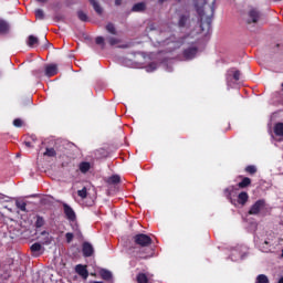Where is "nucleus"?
Segmentation results:
<instances>
[{"mask_svg":"<svg viewBox=\"0 0 283 283\" xmlns=\"http://www.w3.org/2000/svg\"><path fill=\"white\" fill-rule=\"evenodd\" d=\"M106 41L111 46L118 45V43H120V39L114 36H107Z\"/></svg>","mask_w":283,"mask_h":283,"instance_id":"393cba45","label":"nucleus"},{"mask_svg":"<svg viewBox=\"0 0 283 283\" xmlns=\"http://www.w3.org/2000/svg\"><path fill=\"white\" fill-rule=\"evenodd\" d=\"M38 3H45L48 0H35Z\"/></svg>","mask_w":283,"mask_h":283,"instance_id":"ea45409f","label":"nucleus"},{"mask_svg":"<svg viewBox=\"0 0 283 283\" xmlns=\"http://www.w3.org/2000/svg\"><path fill=\"white\" fill-rule=\"evenodd\" d=\"M207 0H199L195 2V8L199 14L201 32H209L211 30V23L213 21V7L209 6L208 11L205 10Z\"/></svg>","mask_w":283,"mask_h":283,"instance_id":"f257e3e1","label":"nucleus"},{"mask_svg":"<svg viewBox=\"0 0 283 283\" xmlns=\"http://www.w3.org/2000/svg\"><path fill=\"white\" fill-rule=\"evenodd\" d=\"M137 283H149V276L147 274L139 272L136 276Z\"/></svg>","mask_w":283,"mask_h":283,"instance_id":"f3484780","label":"nucleus"},{"mask_svg":"<svg viewBox=\"0 0 283 283\" xmlns=\"http://www.w3.org/2000/svg\"><path fill=\"white\" fill-rule=\"evenodd\" d=\"M77 18L80 19V21H83V22H86L88 20L87 13L83 11H77Z\"/></svg>","mask_w":283,"mask_h":283,"instance_id":"2f4dec72","label":"nucleus"},{"mask_svg":"<svg viewBox=\"0 0 283 283\" xmlns=\"http://www.w3.org/2000/svg\"><path fill=\"white\" fill-rule=\"evenodd\" d=\"M274 1H280V0H274Z\"/></svg>","mask_w":283,"mask_h":283,"instance_id":"a18cd8bd","label":"nucleus"},{"mask_svg":"<svg viewBox=\"0 0 283 283\" xmlns=\"http://www.w3.org/2000/svg\"><path fill=\"white\" fill-rule=\"evenodd\" d=\"M277 283H283V276L279 280Z\"/></svg>","mask_w":283,"mask_h":283,"instance_id":"79ce46f5","label":"nucleus"},{"mask_svg":"<svg viewBox=\"0 0 283 283\" xmlns=\"http://www.w3.org/2000/svg\"><path fill=\"white\" fill-rule=\"evenodd\" d=\"M76 273H78L81 277H84V280H87V277H90V272L87 271V268L85 265H76Z\"/></svg>","mask_w":283,"mask_h":283,"instance_id":"9d476101","label":"nucleus"},{"mask_svg":"<svg viewBox=\"0 0 283 283\" xmlns=\"http://www.w3.org/2000/svg\"><path fill=\"white\" fill-rule=\"evenodd\" d=\"M8 30H10V25L8 24V22L0 20V34H6Z\"/></svg>","mask_w":283,"mask_h":283,"instance_id":"412c9836","label":"nucleus"},{"mask_svg":"<svg viewBox=\"0 0 283 283\" xmlns=\"http://www.w3.org/2000/svg\"><path fill=\"white\" fill-rule=\"evenodd\" d=\"M77 196L82 198V200H85V198H87V188L84 187L82 190H78Z\"/></svg>","mask_w":283,"mask_h":283,"instance_id":"473e14b6","label":"nucleus"},{"mask_svg":"<svg viewBox=\"0 0 283 283\" xmlns=\"http://www.w3.org/2000/svg\"><path fill=\"white\" fill-rule=\"evenodd\" d=\"M15 207L20 209V211H28L25 207H28V203L25 201H15Z\"/></svg>","mask_w":283,"mask_h":283,"instance_id":"c756f323","label":"nucleus"},{"mask_svg":"<svg viewBox=\"0 0 283 283\" xmlns=\"http://www.w3.org/2000/svg\"><path fill=\"white\" fill-rule=\"evenodd\" d=\"M65 238H66L67 244H70V243L72 242V240H74V233L67 232V233L65 234Z\"/></svg>","mask_w":283,"mask_h":283,"instance_id":"f704fd0d","label":"nucleus"},{"mask_svg":"<svg viewBox=\"0 0 283 283\" xmlns=\"http://www.w3.org/2000/svg\"><path fill=\"white\" fill-rule=\"evenodd\" d=\"M196 54H198V46L191 45L184 50L182 56L186 59V61H191L192 59H196Z\"/></svg>","mask_w":283,"mask_h":283,"instance_id":"20e7f679","label":"nucleus"},{"mask_svg":"<svg viewBox=\"0 0 283 283\" xmlns=\"http://www.w3.org/2000/svg\"><path fill=\"white\" fill-rule=\"evenodd\" d=\"M63 211H64V216L71 222H74V220H76V212H74V209H72V207H70V205L63 203Z\"/></svg>","mask_w":283,"mask_h":283,"instance_id":"423d86ee","label":"nucleus"},{"mask_svg":"<svg viewBox=\"0 0 283 283\" xmlns=\"http://www.w3.org/2000/svg\"><path fill=\"white\" fill-rule=\"evenodd\" d=\"M27 44L29 48H34L35 45H39V38L34 35H29Z\"/></svg>","mask_w":283,"mask_h":283,"instance_id":"6ab92c4d","label":"nucleus"},{"mask_svg":"<svg viewBox=\"0 0 283 283\" xmlns=\"http://www.w3.org/2000/svg\"><path fill=\"white\" fill-rule=\"evenodd\" d=\"M78 169H80L81 174H87V171H90V169H92V164H90V161H82L78 165Z\"/></svg>","mask_w":283,"mask_h":283,"instance_id":"f8f14e48","label":"nucleus"},{"mask_svg":"<svg viewBox=\"0 0 283 283\" xmlns=\"http://www.w3.org/2000/svg\"><path fill=\"white\" fill-rule=\"evenodd\" d=\"M256 283H270L269 276L266 274H259L256 276Z\"/></svg>","mask_w":283,"mask_h":283,"instance_id":"c85d7f7f","label":"nucleus"},{"mask_svg":"<svg viewBox=\"0 0 283 283\" xmlns=\"http://www.w3.org/2000/svg\"><path fill=\"white\" fill-rule=\"evenodd\" d=\"M232 72H233V74H232L233 80H234V81H239V80H240V76H241L240 71H238V70L233 71V69H232Z\"/></svg>","mask_w":283,"mask_h":283,"instance_id":"e433bc0d","label":"nucleus"},{"mask_svg":"<svg viewBox=\"0 0 283 283\" xmlns=\"http://www.w3.org/2000/svg\"><path fill=\"white\" fill-rule=\"evenodd\" d=\"M13 125L14 127H23V120H21V118H15Z\"/></svg>","mask_w":283,"mask_h":283,"instance_id":"c9c22d12","label":"nucleus"},{"mask_svg":"<svg viewBox=\"0 0 283 283\" xmlns=\"http://www.w3.org/2000/svg\"><path fill=\"white\" fill-rule=\"evenodd\" d=\"M82 253L84 258H92L94 255V247L92 243L85 241L82 244Z\"/></svg>","mask_w":283,"mask_h":283,"instance_id":"0eeeda50","label":"nucleus"},{"mask_svg":"<svg viewBox=\"0 0 283 283\" xmlns=\"http://www.w3.org/2000/svg\"><path fill=\"white\" fill-rule=\"evenodd\" d=\"M248 21L247 23L248 24H251V23H258V21H260V17H262V14L260 13V11H258V9H251L249 12H248Z\"/></svg>","mask_w":283,"mask_h":283,"instance_id":"39448f33","label":"nucleus"},{"mask_svg":"<svg viewBox=\"0 0 283 283\" xmlns=\"http://www.w3.org/2000/svg\"><path fill=\"white\" fill-rule=\"evenodd\" d=\"M115 6H123V0H115Z\"/></svg>","mask_w":283,"mask_h":283,"instance_id":"4c0bfd02","label":"nucleus"},{"mask_svg":"<svg viewBox=\"0 0 283 283\" xmlns=\"http://www.w3.org/2000/svg\"><path fill=\"white\" fill-rule=\"evenodd\" d=\"M133 241L137 247H140L142 249H145V247H151V243L154 240H151V237L144 234V233H138L133 237Z\"/></svg>","mask_w":283,"mask_h":283,"instance_id":"f03ea898","label":"nucleus"},{"mask_svg":"<svg viewBox=\"0 0 283 283\" xmlns=\"http://www.w3.org/2000/svg\"><path fill=\"white\" fill-rule=\"evenodd\" d=\"M93 283H103V282H101V281H94Z\"/></svg>","mask_w":283,"mask_h":283,"instance_id":"37998d69","label":"nucleus"},{"mask_svg":"<svg viewBox=\"0 0 283 283\" xmlns=\"http://www.w3.org/2000/svg\"><path fill=\"white\" fill-rule=\"evenodd\" d=\"M146 8L147 6L145 4V2H138L133 6L132 12H145Z\"/></svg>","mask_w":283,"mask_h":283,"instance_id":"4468645a","label":"nucleus"},{"mask_svg":"<svg viewBox=\"0 0 283 283\" xmlns=\"http://www.w3.org/2000/svg\"><path fill=\"white\" fill-rule=\"evenodd\" d=\"M56 74H59V65L49 64L45 66V76L51 78V76H56Z\"/></svg>","mask_w":283,"mask_h":283,"instance_id":"6e6552de","label":"nucleus"},{"mask_svg":"<svg viewBox=\"0 0 283 283\" xmlns=\"http://www.w3.org/2000/svg\"><path fill=\"white\" fill-rule=\"evenodd\" d=\"M35 19H39L40 21H43V19H45V13L42 9L35 10Z\"/></svg>","mask_w":283,"mask_h":283,"instance_id":"7c9ffc66","label":"nucleus"},{"mask_svg":"<svg viewBox=\"0 0 283 283\" xmlns=\"http://www.w3.org/2000/svg\"><path fill=\"white\" fill-rule=\"evenodd\" d=\"M106 31H107L109 34H113V35L118 34L117 31H116V27H115L114 23H112V22H108V23L106 24Z\"/></svg>","mask_w":283,"mask_h":283,"instance_id":"4be33fe9","label":"nucleus"},{"mask_svg":"<svg viewBox=\"0 0 283 283\" xmlns=\"http://www.w3.org/2000/svg\"><path fill=\"white\" fill-rule=\"evenodd\" d=\"M95 43H96V45H105V38H103V36H97V38L95 39Z\"/></svg>","mask_w":283,"mask_h":283,"instance_id":"72a5a7b5","label":"nucleus"},{"mask_svg":"<svg viewBox=\"0 0 283 283\" xmlns=\"http://www.w3.org/2000/svg\"><path fill=\"white\" fill-rule=\"evenodd\" d=\"M189 19H191L189 12L179 14L178 28H186L187 23H189Z\"/></svg>","mask_w":283,"mask_h":283,"instance_id":"1a4fd4ad","label":"nucleus"},{"mask_svg":"<svg viewBox=\"0 0 283 283\" xmlns=\"http://www.w3.org/2000/svg\"><path fill=\"white\" fill-rule=\"evenodd\" d=\"M24 145H25V147H32V143H30V142H24Z\"/></svg>","mask_w":283,"mask_h":283,"instance_id":"58836bf2","label":"nucleus"},{"mask_svg":"<svg viewBox=\"0 0 283 283\" xmlns=\"http://www.w3.org/2000/svg\"><path fill=\"white\" fill-rule=\"evenodd\" d=\"M274 134L275 136H283V123H276L274 125Z\"/></svg>","mask_w":283,"mask_h":283,"instance_id":"aec40b11","label":"nucleus"},{"mask_svg":"<svg viewBox=\"0 0 283 283\" xmlns=\"http://www.w3.org/2000/svg\"><path fill=\"white\" fill-rule=\"evenodd\" d=\"M99 275L102 280H105L106 282H109V280H112L113 277L112 272H109V270H106V269H102L99 271Z\"/></svg>","mask_w":283,"mask_h":283,"instance_id":"dca6fc26","label":"nucleus"},{"mask_svg":"<svg viewBox=\"0 0 283 283\" xmlns=\"http://www.w3.org/2000/svg\"><path fill=\"white\" fill-rule=\"evenodd\" d=\"M247 202H249V193L247 191H242L238 195V203L242 205V207H244V205H247Z\"/></svg>","mask_w":283,"mask_h":283,"instance_id":"9b49d317","label":"nucleus"},{"mask_svg":"<svg viewBox=\"0 0 283 283\" xmlns=\"http://www.w3.org/2000/svg\"><path fill=\"white\" fill-rule=\"evenodd\" d=\"M167 0H158L159 3H165Z\"/></svg>","mask_w":283,"mask_h":283,"instance_id":"a19ab883","label":"nucleus"},{"mask_svg":"<svg viewBox=\"0 0 283 283\" xmlns=\"http://www.w3.org/2000/svg\"><path fill=\"white\" fill-rule=\"evenodd\" d=\"M91 6H93V10L101 17L103 14V7L96 0H88Z\"/></svg>","mask_w":283,"mask_h":283,"instance_id":"ddd939ff","label":"nucleus"},{"mask_svg":"<svg viewBox=\"0 0 283 283\" xmlns=\"http://www.w3.org/2000/svg\"><path fill=\"white\" fill-rule=\"evenodd\" d=\"M264 207H266V201L264 199H259L251 206L248 213L249 216H258Z\"/></svg>","mask_w":283,"mask_h":283,"instance_id":"7ed1b4c3","label":"nucleus"},{"mask_svg":"<svg viewBox=\"0 0 283 283\" xmlns=\"http://www.w3.org/2000/svg\"><path fill=\"white\" fill-rule=\"evenodd\" d=\"M245 171L247 174H250V176H253L258 174V167H255L254 165H249L245 167Z\"/></svg>","mask_w":283,"mask_h":283,"instance_id":"a878e982","label":"nucleus"},{"mask_svg":"<svg viewBox=\"0 0 283 283\" xmlns=\"http://www.w3.org/2000/svg\"><path fill=\"white\" fill-rule=\"evenodd\" d=\"M106 182H107V185H118V184H120V176L113 175L107 178Z\"/></svg>","mask_w":283,"mask_h":283,"instance_id":"a211bd4d","label":"nucleus"},{"mask_svg":"<svg viewBox=\"0 0 283 283\" xmlns=\"http://www.w3.org/2000/svg\"><path fill=\"white\" fill-rule=\"evenodd\" d=\"M31 251L32 253H39V251H41L43 249V245H41V243L35 242L31 245Z\"/></svg>","mask_w":283,"mask_h":283,"instance_id":"cd10ccee","label":"nucleus"},{"mask_svg":"<svg viewBox=\"0 0 283 283\" xmlns=\"http://www.w3.org/2000/svg\"><path fill=\"white\" fill-rule=\"evenodd\" d=\"M239 189H247V187H251V178L243 177L242 180L238 184Z\"/></svg>","mask_w":283,"mask_h":283,"instance_id":"2eb2a0df","label":"nucleus"},{"mask_svg":"<svg viewBox=\"0 0 283 283\" xmlns=\"http://www.w3.org/2000/svg\"><path fill=\"white\" fill-rule=\"evenodd\" d=\"M264 244H269V241H264Z\"/></svg>","mask_w":283,"mask_h":283,"instance_id":"c03bdc74","label":"nucleus"},{"mask_svg":"<svg viewBox=\"0 0 283 283\" xmlns=\"http://www.w3.org/2000/svg\"><path fill=\"white\" fill-rule=\"evenodd\" d=\"M43 156H46L48 158H54L56 157V150L54 148H46L43 153Z\"/></svg>","mask_w":283,"mask_h":283,"instance_id":"5701e85b","label":"nucleus"},{"mask_svg":"<svg viewBox=\"0 0 283 283\" xmlns=\"http://www.w3.org/2000/svg\"><path fill=\"white\" fill-rule=\"evenodd\" d=\"M45 226V219L41 216H36V221H35V229H41V227Z\"/></svg>","mask_w":283,"mask_h":283,"instance_id":"b1692460","label":"nucleus"},{"mask_svg":"<svg viewBox=\"0 0 283 283\" xmlns=\"http://www.w3.org/2000/svg\"><path fill=\"white\" fill-rule=\"evenodd\" d=\"M233 191H235V186H230L224 189V196L228 200H231V193H233Z\"/></svg>","mask_w":283,"mask_h":283,"instance_id":"bb28decb","label":"nucleus"}]
</instances>
